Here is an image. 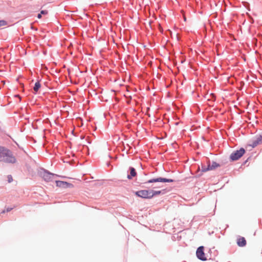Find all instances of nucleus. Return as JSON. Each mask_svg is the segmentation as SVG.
<instances>
[{
  "label": "nucleus",
  "instance_id": "obj_14",
  "mask_svg": "<svg viewBox=\"0 0 262 262\" xmlns=\"http://www.w3.org/2000/svg\"><path fill=\"white\" fill-rule=\"evenodd\" d=\"M161 192H162V191H160V190H159V191H150V194H151V195H150V197L151 198H152L155 195H159V194H161Z\"/></svg>",
  "mask_w": 262,
  "mask_h": 262
},
{
  "label": "nucleus",
  "instance_id": "obj_19",
  "mask_svg": "<svg viewBox=\"0 0 262 262\" xmlns=\"http://www.w3.org/2000/svg\"><path fill=\"white\" fill-rule=\"evenodd\" d=\"M12 208H7V211L8 212V211H10V210H11Z\"/></svg>",
  "mask_w": 262,
  "mask_h": 262
},
{
  "label": "nucleus",
  "instance_id": "obj_16",
  "mask_svg": "<svg viewBox=\"0 0 262 262\" xmlns=\"http://www.w3.org/2000/svg\"><path fill=\"white\" fill-rule=\"evenodd\" d=\"M7 24L5 20H0V27L5 26Z\"/></svg>",
  "mask_w": 262,
  "mask_h": 262
},
{
  "label": "nucleus",
  "instance_id": "obj_21",
  "mask_svg": "<svg viewBox=\"0 0 262 262\" xmlns=\"http://www.w3.org/2000/svg\"><path fill=\"white\" fill-rule=\"evenodd\" d=\"M184 20H186V17L185 16H184Z\"/></svg>",
  "mask_w": 262,
  "mask_h": 262
},
{
  "label": "nucleus",
  "instance_id": "obj_5",
  "mask_svg": "<svg viewBox=\"0 0 262 262\" xmlns=\"http://www.w3.org/2000/svg\"><path fill=\"white\" fill-rule=\"evenodd\" d=\"M41 176L46 181L49 182L52 181L54 179L55 174L47 171H44L41 174Z\"/></svg>",
  "mask_w": 262,
  "mask_h": 262
},
{
  "label": "nucleus",
  "instance_id": "obj_8",
  "mask_svg": "<svg viewBox=\"0 0 262 262\" xmlns=\"http://www.w3.org/2000/svg\"><path fill=\"white\" fill-rule=\"evenodd\" d=\"M56 184L57 187L61 188H68L72 186L70 183L61 181H56Z\"/></svg>",
  "mask_w": 262,
  "mask_h": 262
},
{
  "label": "nucleus",
  "instance_id": "obj_1",
  "mask_svg": "<svg viewBox=\"0 0 262 262\" xmlns=\"http://www.w3.org/2000/svg\"><path fill=\"white\" fill-rule=\"evenodd\" d=\"M245 150L243 148H240L233 151L230 156V159L231 161H236L238 160L245 154Z\"/></svg>",
  "mask_w": 262,
  "mask_h": 262
},
{
  "label": "nucleus",
  "instance_id": "obj_9",
  "mask_svg": "<svg viewBox=\"0 0 262 262\" xmlns=\"http://www.w3.org/2000/svg\"><path fill=\"white\" fill-rule=\"evenodd\" d=\"M218 166H219V165L216 162H213L211 165H208L207 168L204 167L203 166L202 168V170L203 172H206L208 170H213Z\"/></svg>",
  "mask_w": 262,
  "mask_h": 262
},
{
  "label": "nucleus",
  "instance_id": "obj_3",
  "mask_svg": "<svg viewBox=\"0 0 262 262\" xmlns=\"http://www.w3.org/2000/svg\"><path fill=\"white\" fill-rule=\"evenodd\" d=\"M196 254L198 258L202 260H206L205 253L204 252V247L201 246L199 247L196 250Z\"/></svg>",
  "mask_w": 262,
  "mask_h": 262
},
{
  "label": "nucleus",
  "instance_id": "obj_18",
  "mask_svg": "<svg viewBox=\"0 0 262 262\" xmlns=\"http://www.w3.org/2000/svg\"><path fill=\"white\" fill-rule=\"evenodd\" d=\"M37 17L38 18H41V13L38 14V15H37Z\"/></svg>",
  "mask_w": 262,
  "mask_h": 262
},
{
  "label": "nucleus",
  "instance_id": "obj_6",
  "mask_svg": "<svg viewBox=\"0 0 262 262\" xmlns=\"http://www.w3.org/2000/svg\"><path fill=\"white\" fill-rule=\"evenodd\" d=\"M9 149L0 146V161H4L6 156H9Z\"/></svg>",
  "mask_w": 262,
  "mask_h": 262
},
{
  "label": "nucleus",
  "instance_id": "obj_10",
  "mask_svg": "<svg viewBox=\"0 0 262 262\" xmlns=\"http://www.w3.org/2000/svg\"><path fill=\"white\" fill-rule=\"evenodd\" d=\"M261 143H262V136H259L253 141L252 146L253 147H255Z\"/></svg>",
  "mask_w": 262,
  "mask_h": 262
},
{
  "label": "nucleus",
  "instance_id": "obj_17",
  "mask_svg": "<svg viewBox=\"0 0 262 262\" xmlns=\"http://www.w3.org/2000/svg\"><path fill=\"white\" fill-rule=\"evenodd\" d=\"M40 13L43 15H47L48 13L47 10H41Z\"/></svg>",
  "mask_w": 262,
  "mask_h": 262
},
{
  "label": "nucleus",
  "instance_id": "obj_2",
  "mask_svg": "<svg viewBox=\"0 0 262 262\" xmlns=\"http://www.w3.org/2000/svg\"><path fill=\"white\" fill-rule=\"evenodd\" d=\"M136 194L141 198L144 199H150V191L147 190H141L136 192Z\"/></svg>",
  "mask_w": 262,
  "mask_h": 262
},
{
  "label": "nucleus",
  "instance_id": "obj_4",
  "mask_svg": "<svg viewBox=\"0 0 262 262\" xmlns=\"http://www.w3.org/2000/svg\"><path fill=\"white\" fill-rule=\"evenodd\" d=\"M16 161V158L13 156L10 150H9V156H6L3 162L9 163H15Z\"/></svg>",
  "mask_w": 262,
  "mask_h": 262
},
{
  "label": "nucleus",
  "instance_id": "obj_20",
  "mask_svg": "<svg viewBox=\"0 0 262 262\" xmlns=\"http://www.w3.org/2000/svg\"><path fill=\"white\" fill-rule=\"evenodd\" d=\"M16 96L18 97L19 98V99H20V96L19 95H16Z\"/></svg>",
  "mask_w": 262,
  "mask_h": 262
},
{
  "label": "nucleus",
  "instance_id": "obj_13",
  "mask_svg": "<svg viewBox=\"0 0 262 262\" xmlns=\"http://www.w3.org/2000/svg\"><path fill=\"white\" fill-rule=\"evenodd\" d=\"M40 86L41 85L40 83L38 81L36 82L33 88V90L35 91V93H36L38 91V90L40 89Z\"/></svg>",
  "mask_w": 262,
  "mask_h": 262
},
{
  "label": "nucleus",
  "instance_id": "obj_11",
  "mask_svg": "<svg viewBox=\"0 0 262 262\" xmlns=\"http://www.w3.org/2000/svg\"><path fill=\"white\" fill-rule=\"evenodd\" d=\"M130 174L127 176L128 179H132L133 177H135L137 175L136 170L133 167H130Z\"/></svg>",
  "mask_w": 262,
  "mask_h": 262
},
{
  "label": "nucleus",
  "instance_id": "obj_15",
  "mask_svg": "<svg viewBox=\"0 0 262 262\" xmlns=\"http://www.w3.org/2000/svg\"><path fill=\"white\" fill-rule=\"evenodd\" d=\"M7 178H8V181L9 183H11L13 181V178L11 175L8 176Z\"/></svg>",
  "mask_w": 262,
  "mask_h": 262
},
{
  "label": "nucleus",
  "instance_id": "obj_12",
  "mask_svg": "<svg viewBox=\"0 0 262 262\" xmlns=\"http://www.w3.org/2000/svg\"><path fill=\"white\" fill-rule=\"evenodd\" d=\"M237 245L240 247H244L246 245V241L243 237L238 239Z\"/></svg>",
  "mask_w": 262,
  "mask_h": 262
},
{
  "label": "nucleus",
  "instance_id": "obj_7",
  "mask_svg": "<svg viewBox=\"0 0 262 262\" xmlns=\"http://www.w3.org/2000/svg\"><path fill=\"white\" fill-rule=\"evenodd\" d=\"M173 181L172 179H168L166 178H158L157 179H152L148 180L147 183H154V182H172Z\"/></svg>",
  "mask_w": 262,
  "mask_h": 262
}]
</instances>
